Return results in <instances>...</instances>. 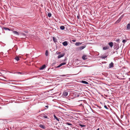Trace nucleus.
Instances as JSON below:
<instances>
[{
  "instance_id": "nucleus-1",
  "label": "nucleus",
  "mask_w": 130,
  "mask_h": 130,
  "mask_svg": "<svg viewBox=\"0 0 130 130\" xmlns=\"http://www.w3.org/2000/svg\"><path fill=\"white\" fill-rule=\"evenodd\" d=\"M113 48L115 50H118L119 48V44L116 42H114Z\"/></svg>"
},
{
  "instance_id": "nucleus-2",
  "label": "nucleus",
  "mask_w": 130,
  "mask_h": 130,
  "mask_svg": "<svg viewBox=\"0 0 130 130\" xmlns=\"http://www.w3.org/2000/svg\"><path fill=\"white\" fill-rule=\"evenodd\" d=\"M124 16V14H123L115 22V24H117L119 23L121 21L122 19L123 18V17Z\"/></svg>"
},
{
  "instance_id": "nucleus-3",
  "label": "nucleus",
  "mask_w": 130,
  "mask_h": 130,
  "mask_svg": "<svg viewBox=\"0 0 130 130\" xmlns=\"http://www.w3.org/2000/svg\"><path fill=\"white\" fill-rule=\"evenodd\" d=\"M40 117L41 118L43 119H49V118L44 113L41 114L40 116Z\"/></svg>"
},
{
  "instance_id": "nucleus-4",
  "label": "nucleus",
  "mask_w": 130,
  "mask_h": 130,
  "mask_svg": "<svg viewBox=\"0 0 130 130\" xmlns=\"http://www.w3.org/2000/svg\"><path fill=\"white\" fill-rule=\"evenodd\" d=\"M86 46V45H84L83 46L79 47L77 49L79 51H81L85 48Z\"/></svg>"
},
{
  "instance_id": "nucleus-5",
  "label": "nucleus",
  "mask_w": 130,
  "mask_h": 130,
  "mask_svg": "<svg viewBox=\"0 0 130 130\" xmlns=\"http://www.w3.org/2000/svg\"><path fill=\"white\" fill-rule=\"evenodd\" d=\"M65 55V53H61L57 57V58L58 59H59L63 57Z\"/></svg>"
},
{
  "instance_id": "nucleus-6",
  "label": "nucleus",
  "mask_w": 130,
  "mask_h": 130,
  "mask_svg": "<svg viewBox=\"0 0 130 130\" xmlns=\"http://www.w3.org/2000/svg\"><path fill=\"white\" fill-rule=\"evenodd\" d=\"M108 44L111 48H112L114 45V43L112 42H110L108 43Z\"/></svg>"
},
{
  "instance_id": "nucleus-7",
  "label": "nucleus",
  "mask_w": 130,
  "mask_h": 130,
  "mask_svg": "<svg viewBox=\"0 0 130 130\" xmlns=\"http://www.w3.org/2000/svg\"><path fill=\"white\" fill-rule=\"evenodd\" d=\"M114 67V63L112 62H111L109 64V68H112Z\"/></svg>"
},
{
  "instance_id": "nucleus-8",
  "label": "nucleus",
  "mask_w": 130,
  "mask_h": 130,
  "mask_svg": "<svg viewBox=\"0 0 130 130\" xmlns=\"http://www.w3.org/2000/svg\"><path fill=\"white\" fill-rule=\"evenodd\" d=\"M68 95V93L66 91H64L62 93V95L64 96H66Z\"/></svg>"
},
{
  "instance_id": "nucleus-9",
  "label": "nucleus",
  "mask_w": 130,
  "mask_h": 130,
  "mask_svg": "<svg viewBox=\"0 0 130 130\" xmlns=\"http://www.w3.org/2000/svg\"><path fill=\"white\" fill-rule=\"evenodd\" d=\"M68 41H65L62 43L63 45L64 46H66L68 45Z\"/></svg>"
},
{
  "instance_id": "nucleus-10",
  "label": "nucleus",
  "mask_w": 130,
  "mask_h": 130,
  "mask_svg": "<svg viewBox=\"0 0 130 130\" xmlns=\"http://www.w3.org/2000/svg\"><path fill=\"white\" fill-rule=\"evenodd\" d=\"M39 127L43 129H45L46 128L45 126L43 124H40L39 125Z\"/></svg>"
},
{
  "instance_id": "nucleus-11",
  "label": "nucleus",
  "mask_w": 130,
  "mask_h": 130,
  "mask_svg": "<svg viewBox=\"0 0 130 130\" xmlns=\"http://www.w3.org/2000/svg\"><path fill=\"white\" fill-rule=\"evenodd\" d=\"M109 48V47L108 46H106L103 47V49L104 50H107Z\"/></svg>"
},
{
  "instance_id": "nucleus-12",
  "label": "nucleus",
  "mask_w": 130,
  "mask_h": 130,
  "mask_svg": "<svg viewBox=\"0 0 130 130\" xmlns=\"http://www.w3.org/2000/svg\"><path fill=\"white\" fill-rule=\"evenodd\" d=\"M46 67V66L45 64L43 65L42 66L40 67V69L41 70H43L45 69Z\"/></svg>"
},
{
  "instance_id": "nucleus-13",
  "label": "nucleus",
  "mask_w": 130,
  "mask_h": 130,
  "mask_svg": "<svg viewBox=\"0 0 130 130\" xmlns=\"http://www.w3.org/2000/svg\"><path fill=\"white\" fill-rule=\"evenodd\" d=\"M2 30H3V29H5L6 30H8L9 31H10L11 30L9 28L7 27H3V28H2Z\"/></svg>"
},
{
  "instance_id": "nucleus-14",
  "label": "nucleus",
  "mask_w": 130,
  "mask_h": 130,
  "mask_svg": "<svg viewBox=\"0 0 130 130\" xmlns=\"http://www.w3.org/2000/svg\"><path fill=\"white\" fill-rule=\"evenodd\" d=\"M83 42H76L75 43V45L77 46H79L82 44Z\"/></svg>"
},
{
  "instance_id": "nucleus-15",
  "label": "nucleus",
  "mask_w": 130,
  "mask_h": 130,
  "mask_svg": "<svg viewBox=\"0 0 130 130\" xmlns=\"http://www.w3.org/2000/svg\"><path fill=\"white\" fill-rule=\"evenodd\" d=\"M81 82L82 83L84 84H89L88 83V82L85 80H82L81 81Z\"/></svg>"
},
{
  "instance_id": "nucleus-16",
  "label": "nucleus",
  "mask_w": 130,
  "mask_h": 130,
  "mask_svg": "<svg viewBox=\"0 0 130 130\" xmlns=\"http://www.w3.org/2000/svg\"><path fill=\"white\" fill-rule=\"evenodd\" d=\"M87 56L85 55H84L82 57V58L84 60H85L87 59L86 58Z\"/></svg>"
},
{
  "instance_id": "nucleus-17",
  "label": "nucleus",
  "mask_w": 130,
  "mask_h": 130,
  "mask_svg": "<svg viewBox=\"0 0 130 130\" xmlns=\"http://www.w3.org/2000/svg\"><path fill=\"white\" fill-rule=\"evenodd\" d=\"M53 116H54V118L55 119H56L57 120V121H59V119H60L58 118L55 115V114H54V115Z\"/></svg>"
},
{
  "instance_id": "nucleus-18",
  "label": "nucleus",
  "mask_w": 130,
  "mask_h": 130,
  "mask_svg": "<svg viewBox=\"0 0 130 130\" xmlns=\"http://www.w3.org/2000/svg\"><path fill=\"white\" fill-rule=\"evenodd\" d=\"M13 32L15 34H16L18 35H19V33L16 31H13Z\"/></svg>"
},
{
  "instance_id": "nucleus-19",
  "label": "nucleus",
  "mask_w": 130,
  "mask_h": 130,
  "mask_svg": "<svg viewBox=\"0 0 130 130\" xmlns=\"http://www.w3.org/2000/svg\"><path fill=\"white\" fill-rule=\"evenodd\" d=\"M53 40L54 43H56L57 42V39L54 37H53Z\"/></svg>"
},
{
  "instance_id": "nucleus-20",
  "label": "nucleus",
  "mask_w": 130,
  "mask_h": 130,
  "mask_svg": "<svg viewBox=\"0 0 130 130\" xmlns=\"http://www.w3.org/2000/svg\"><path fill=\"white\" fill-rule=\"evenodd\" d=\"M127 29L128 30L130 29V23H129L126 26Z\"/></svg>"
},
{
  "instance_id": "nucleus-21",
  "label": "nucleus",
  "mask_w": 130,
  "mask_h": 130,
  "mask_svg": "<svg viewBox=\"0 0 130 130\" xmlns=\"http://www.w3.org/2000/svg\"><path fill=\"white\" fill-rule=\"evenodd\" d=\"M120 40L119 39H115L114 40V41H115L117 42V43H118L119 44L120 42Z\"/></svg>"
},
{
  "instance_id": "nucleus-22",
  "label": "nucleus",
  "mask_w": 130,
  "mask_h": 130,
  "mask_svg": "<svg viewBox=\"0 0 130 130\" xmlns=\"http://www.w3.org/2000/svg\"><path fill=\"white\" fill-rule=\"evenodd\" d=\"M14 59H15L17 61H19L20 59V58L19 57H17V56Z\"/></svg>"
},
{
  "instance_id": "nucleus-23",
  "label": "nucleus",
  "mask_w": 130,
  "mask_h": 130,
  "mask_svg": "<svg viewBox=\"0 0 130 130\" xmlns=\"http://www.w3.org/2000/svg\"><path fill=\"white\" fill-rule=\"evenodd\" d=\"M65 28V27L64 26H61L60 27V29L61 30H64Z\"/></svg>"
},
{
  "instance_id": "nucleus-24",
  "label": "nucleus",
  "mask_w": 130,
  "mask_h": 130,
  "mask_svg": "<svg viewBox=\"0 0 130 130\" xmlns=\"http://www.w3.org/2000/svg\"><path fill=\"white\" fill-rule=\"evenodd\" d=\"M45 55L46 56H47L48 55V52L47 50H46L45 51Z\"/></svg>"
},
{
  "instance_id": "nucleus-25",
  "label": "nucleus",
  "mask_w": 130,
  "mask_h": 130,
  "mask_svg": "<svg viewBox=\"0 0 130 130\" xmlns=\"http://www.w3.org/2000/svg\"><path fill=\"white\" fill-rule=\"evenodd\" d=\"M66 124L67 125L69 126H72V124L70 122H66Z\"/></svg>"
},
{
  "instance_id": "nucleus-26",
  "label": "nucleus",
  "mask_w": 130,
  "mask_h": 130,
  "mask_svg": "<svg viewBox=\"0 0 130 130\" xmlns=\"http://www.w3.org/2000/svg\"><path fill=\"white\" fill-rule=\"evenodd\" d=\"M68 75H68V74L62 75H61L60 76H62V77L66 76V77H68L69 76Z\"/></svg>"
},
{
  "instance_id": "nucleus-27",
  "label": "nucleus",
  "mask_w": 130,
  "mask_h": 130,
  "mask_svg": "<svg viewBox=\"0 0 130 130\" xmlns=\"http://www.w3.org/2000/svg\"><path fill=\"white\" fill-rule=\"evenodd\" d=\"M48 16L49 17H51L52 16L51 13L50 12H48L47 14Z\"/></svg>"
},
{
  "instance_id": "nucleus-28",
  "label": "nucleus",
  "mask_w": 130,
  "mask_h": 130,
  "mask_svg": "<svg viewBox=\"0 0 130 130\" xmlns=\"http://www.w3.org/2000/svg\"><path fill=\"white\" fill-rule=\"evenodd\" d=\"M105 103H104V107L106 109H107V110H109V108L107 107V106L105 105Z\"/></svg>"
},
{
  "instance_id": "nucleus-29",
  "label": "nucleus",
  "mask_w": 130,
  "mask_h": 130,
  "mask_svg": "<svg viewBox=\"0 0 130 130\" xmlns=\"http://www.w3.org/2000/svg\"><path fill=\"white\" fill-rule=\"evenodd\" d=\"M127 41V40L125 39H124L122 40V42L124 44Z\"/></svg>"
},
{
  "instance_id": "nucleus-30",
  "label": "nucleus",
  "mask_w": 130,
  "mask_h": 130,
  "mask_svg": "<svg viewBox=\"0 0 130 130\" xmlns=\"http://www.w3.org/2000/svg\"><path fill=\"white\" fill-rule=\"evenodd\" d=\"M66 62H63L60 63L61 66L65 65L66 64Z\"/></svg>"
},
{
  "instance_id": "nucleus-31",
  "label": "nucleus",
  "mask_w": 130,
  "mask_h": 130,
  "mask_svg": "<svg viewBox=\"0 0 130 130\" xmlns=\"http://www.w3.org/2000/svg\"><path fill=\"white\" fill-rule=\"evenodd\" d=\"M107 57V56H102L101 58L103 59H105Z\"/></svg>"
},
{
  "instance_id": "nucleus-32",
  "label": "nucleus",
  "mask_w": 130,
  "mask_h": 130,
  "mask_svg": "<svg viewBox=\"0 0 130 130\" xmlns=\"http://www.w3.org/2000/svg\"><path fill=\"white\" fill-rule=\"evenodd\" d=\"M95 105L97 107H99L100 109H101V108H102L101 107V106H99L97 104H95Z\"/></svg>"
},
{
  "instance_id": "nucleus-33",
  "label": "nucleus",
  "mask_w": 130,
  "mask_h": 130,
  "mask_svg": "<svg viewBox=\"0 0 130 130\" xmlns=\"http://www.w3.org/2000/svg\"><path fill=\"white\" fill-rule=\"evenodd\" d=\"M80 125L82 127H85L86 126L85 125L82 124H80Z\"/></svg>"
},
{
  "instance_id": "nucleus-34",
  "label": "nucleus",
  "mask_w": 130,
  "mask_h": 130,
  "mask_svg": "<svg viewBox=\"0 0 130 130\" xmlns=\"http://www.w3.org/2000/svg\"><path fill=\"white\" fill-rule=\"evenodd\" d=\"M56 54L57 55H59L61 54V52H58V51L57 52H56Z\"/></svg>"
},
{
  "instance_id": "nucleus-35",
  "label": "nucleus",
  "mask_w": 130,
  "mask_h": 130,
  "mask_svg": "<svg viewBox=\"0 0 130 130\" xmlns=\"http://www.w3.org/2000/svg\"><path fill=\"white\" fill-rule=\"evenodd\" d=\"M22 35H23L24 36H26V34H25V33H22Z\"/></svg>"
},
{
  "instance_id": "nucleus-36",
  "label": "nucleus",
  "mask_w": 130,
  "mask_h": 130,
  "mask_svg": "<svg viewBox=\"0 0 130 130\" xmlns=\"http://www.w3.org/2000/svg\"><path fill=\"white\" fill-rule=\"evenodd\" d=\"M67 59V58L66 57H65L64 59L63 60V61H66Z\"/></svg>"
},
{
  "instance_id": "nucleus-37",
  "label": "nucleus",
  "mask_w": 130,
  "mask_h": 130,
  "mask_svg": "<svg viewBox=\"0 0 130 130\" xmlns=\"http://www.w3.org/2000/svg\"><path fill=\"white\" fill-rule=\"evenodd\" d=\"M79 15L78 14L77 16V18L78 19H79Z\"/></svg>"
},
{
  "instance_id": "nucleus-38",
  "label": "nucleus",
  "mask_w": 130,
  "mask_h": 130,
  "mask_svg": "<svg viewBox=\"0 0 130 130\" xmlns=\"http://www.w3.org/2000/svg\"><path fill=\"white\" fill-rule=\"evenodd\" d=\"M91 110H92V111L94 113H95V111L93 110V109H91Z\"/></svg>"
},
{
  "instance_id": "nucleus-39",
  "label": "nucleus",
  "mask_w": 130,
  "mask_h": 130,
  "mask_svg": "<svg viewBox=\"0 0 130 130\" xmlns=\"http://www.w3.org/2000/svg\"><path fill=\"white\" fill-rule=\"evenodd\" d=\"M76 40L74 39H73L72 40V41L73 42H75L76 41Z\"/></svg>"
},
{
  "instance_id": "nucleus-40",
  "label": "nucleus",
  "mask_w": 130,
  "mask_h": 130,
  "mask_svg": "<svg viewBox=\"0 0 130 130\" xmlns=\"http://www.w3.org/2000/svg\"><path fill=\"white\" fill-rule=\"evenodd\" d=\"M56 64V62H53L52 64V65L53 66V65H54V64Z\"/></svg>"
},
{
  "instance_id": "nucleus-41",
  "label": "nucleus",
  "mask_w": 130,
  "mask_h": 130,
  "mask_svg": "<svg viewBox=\"0 0 130 130\" xmlns=\"http://www.w3.org/2000/svg\"><path fill=\"white\" fill-rule=\"evenodd\" d=\"M45 107L48 108V105H46L45 106Z\"/></svg>"
},
{
  "instance_id": "nucleus-42",
  "label": "nucleus",
  "mask_w": 130,
  "mask_h": 130,
  "mask_svg": "<svg viewBox=\"0 0 130 130\" xmlns=\"http://www.w3.org/2000/svg\"><path fill=\"white\" fill-rule=\"evenodd\" d=\"M61 66V64H59L58 66V67H61V66Z\"/></svg>"
},
{
  "instance_id": "nucleus-43",
  "label": "nucleus",
  "mask_w": 130,
  "mask_h": 130,
  "mask_svg": "<svg viewBox=\"0 0 130 130\" xmlns=\"http://www.w3.org/2000/svg\"><path fill=\"white\" fill-rule=\"evenodd\" d=\"M79 96V94H77V95L76 96V97H78Z\"/></svg>"
},
{
  "instance_id": "nucleus-44",
  "label": "nucleus",
  "mask_w": 130,
  "mask_h": 130,
  "mask_svg": "<svg viewBox=\"0 0 130 130\" xmlns=\"http://www.w3.org/2000/svg\"><path fill=\"white\" fill-rule=\"evenodd\" d=\"M46 108H45L44 109L41 110V111H43L44 110H46Z\"/></svg>"
},
{
  "instance_id": "nucleus-45",
  "label": "nucleus",
  "mask_w": 130,
  "mask_h": 130,
  "mask_svg": "<svg viewBox=\"0 0 130 130\" xmlns=\"http://www.w3.org/2000/svg\"><path fill=\"white\" fill-rule=\"evenodd\" d=\"M18 73L19 74H22V73L21 72H18Z\"/></svg>"
},
{
  "instance_id": "nucleus-46",
  "label": "nucleus",
  "mask_w": 130,
  "mask_h": 130,
  "mask_svg": "<svg viewBox=\"0 0 130 130\" xmlns=\"http://www.w3.org/2000/svg\"><path fill=\"white\" fill-rule=\"evenodd\" d=\"M40 112V110H39L38 112Z\"/></svg>"
},
{
  "instance_id": "nucleus-47",
  "label": "nucleus",
  "mask_w": 130,
  "mask_h": 130,
  "mask_svg": "<svg viewBox=\"0 0 130 130\" xmlns=\"http://www.w3.org/2000/svg\"><path fill=\"white\" fill-rule=\"evenodd\" d=\"M79 106H83L82 105V104H80L79 105Z\"/></svg>"
},
{
  "instance_id": "nucleus-48",
  "label": "nucleus",
  "mask_w": 130,
  "mask_h": 130,
  "mask_svg": "<svg viewBox=\"0 0 130 130\" xmlns=\"http://www.w3.org/2000/svg\"><path fill=\"white\" fill-rule=\"evenodd\" d=\"M115 52L113 51L112 54H114L115 53Z\"/></svg>"
},
{
  "instance_id": "nucleus-49",
  "label": "nucleus",
  "mask_w": 130,
  "mask_h": 130,
  "mask_svg": "<svg viewBox=\"0 0 130 130\" xmlns=\"http://www.w3.org/2000/svg\"><path fill=\"white\" fill-rule=\"evenodd\" d=\"M96 130H99V128H98L96 129Z\"/></svg>"
},
{
  "instance_id": "nucleus-50",
  "label": "nucleus",
  "mask_w": 130,
  "mask_h": 130,
  "mask_svg": "<svg viewBox=\"0 0 130 130\" xmlns=\"http://www.w3.org/2000/svg\"><path fill=\"white\" fill-rule=\"evenodd\" d=\"M55 68L56 69V68H57V66H56L55 67Z\"/></svg>"
},
{
  "instance_id": "nucleus-51",
  "label": "nucleus",
  "mask_w": 130,
  "mask_h": 130,
  "mask_svg": "<svg viewBox=\"0 0 130 130\" xmlns=\"http://www.w3.org/2000/svg\"><path fill=\"white\" fill-rule=\"evenodd\" d=\"M110 110H112V109L111 108H110Z\"/></svg>"
},
{
  "instance_id": "nucleus-52",
  "label": "nucleus",
  "mask_w": 130,
  "mask_h": 130,
  "mask_svg": "<svg viewBox=\"0 0 130 130\" xmlns=\"http://www.w3.org/2000/svg\"><path fill=\"white\" fill-rule=\"evenodd\" d=\"M57 68H59V67H58V66H57Z\"/></svg>"
},
{
  "instance_id": "nucleus-53",
  "label": "nucleus",
  "mask_w": 130,
  "mask_h": 130,
  "mask_svg": "<svg viewBox=\"0 0 130 130\" xmlns=\"http://www.w3.org/2000/svg\"><path fill=\"white\" fill-rule=\"evenodd\" d=\"M98 53V55H99V53Z\"/></svg>"
},
{
  "instance_id": "nucleus-54",
  "label": "nucleus",
  "mask_w": 130,
  "mask_h": 130,
  "mask_svg": "<svg viewBox=\"0 0 130 130\" xmlns=\"http://www.w3.org/2000/svg\"><path fill=\"white\" fill-rule=\"evenodd\" d=\"M107 113H108H108H108V112H107Z\"/></svg>"
},
{
  "instance_id": "nucleus-55",
  "label": "nucleus",
  "mask_w": 130,
  "mask_h": 130,
  "mask_svg": "<svg viewBox=\"0 0 130 130\" xmlns=\"http://www.w3.org/2000/svg\"><path fill=\"white\" fill-rule=\"evenodd\" d=\"M13 81H15V80H13Z\"/></svg>"
}]
</instances>
